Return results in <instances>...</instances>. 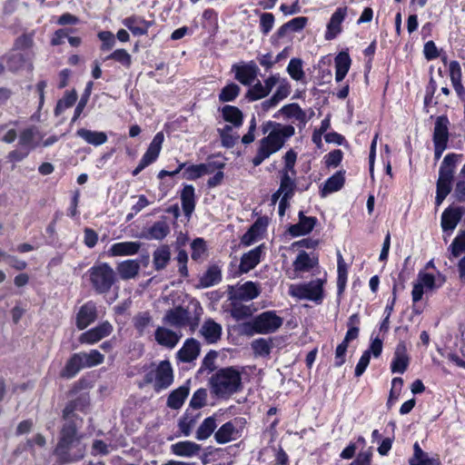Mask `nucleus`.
Segmentation results:
<instances>
[{
    "instance_id": "25",
    "label": "nucleus",
    "mask_w": 465,
    "mask_h": 465,
    "mask_svg": "<svg viewBox=\"0 0 465 465\" xmlns=\"http://www.w3.org/2000/svg\"><path fill=\"white\" fill-rule=\"evenodd\" d=\"M462 217L460 208H448L441 215V227L444 232L453 231Z\"/></svg>"
},
{
    "instance_id": "17",
    "label": "nucleus",
    "mask_w": 465,
    "mask_h": 465,
    "mask_svg": "<svg viewBox=\"0 0 465 465\" xmlns=\"http://www.w3.org/2000/svg\"><path fill=\"white\" fill-rule=\"evenodd\" d=\"M182 337L181 333H177L165 327H158L154 332V338L161 346L173 349L174 348Z\"/></svg>"
},
{
    "instance_id": "47",
    "label": "nucleus",
    "mask_w": 465,
    "mask_h": 465,
    "mask_svg": "<svg viewBox=\"0 0 465 465\" xmlns=\"http://www.w3.org/2000/svg\"><path fill=\"white\" fill-rule=\"evenodd\" d=\"M338 279L337 286L339 293L342 292L345 289L347 282V265L342 258L341 252H338Z\"/></svg>"
},
{
    "instance_id": "42",
    "label": "nucleus",
    "mask_w": 465,
    "mask_h": 465,
    "mask_svg": "<svg viewBox=\"0 0 465 465\" xmlns=\"http://www.w3.org/2000/svg\"><path fill=\"white\" fill-rule=\"evenodd\" d=\"M236 432V429L232 422L228 421L222 425L220 429L214 433V439L217 443L224 444L231 441L233 439V434Z\"/></svg>"
},
{
    "instance_id": "33",
    "label": "nucleus",
    "mask_w": 465,
    "mask_h": 465,
    "mask_svg": "<svg viewBox=\"0 0 465 465\" xmlns=\"http://www.w3.org/2000/svg\"><path fill=\"white\" fill-rule=\"evenodd\" d=\"M82 369H84V366L79 353H74L66 361L65 366L61 371L60 376L65 379H72Z\"/></svg>"
},
{
    "instance_id": "44",
    "label": "nucleus",
    "mask_w": 465,
    "mask_h": 465,
    "mask_svg": "<svg viewBox=\"0 0 465 465\" xmlns=\"http://www.w3.org/2000/svg\"><path fill=\"white\" fill-rule=\"evenodd\" d=\"M84 368H92L104 362V356L97 350L89 352H78Z\"/></svg>"
},
{
    "instance_id": "3",
    "label": "nucleus",
    "mask_w": 465,
    "mask_h": 465,
    "mask_svg": "<svg viewBox=\"0 0 465 465\" xmlns=\"http://www.w3.org/2000/svg\"><path fill=\"white\" fill-rule=\"evenodd\" d=\"M77 434V426L74 420H69L63 425L59 441L54 449V455L58 457L61 464L72 463L84 458V450L79 449L77 455H71L69 450L74 442L79 444Z\"/></svg>"
},
{
    "instance_id": "54",
    "label": "nucleus",
    "mask_w": 465,
    "mask_h": 465,
    "mask_svg": "<svg viewBox=\"0 0 465 465\" xmlns=\"http://www.w3.org/2000/svg\"><path fill=\"white\" fill-rule=\"evenodd\" d=\"M106 59H112L114 61L119 62L125 67H130L132 64V57L130 54L124 50V49H117L114 52H113L111 54H109Z\"/></svg>"
},
{
    "instance_id": "34",
    "label": "nucleus",
    "mask_w": 465,
    "mask_h": 465,
    "mask_svg": "<svg viewBox=\"0 0 465 465\" xmlns=\"http://www.w3.org/2000/svg\"><path fill=\"white\" fill-rule=\"evenodd\" d=\"M318 264L317 257H311L306 252L302 251L293 262V268L296 272H307Z\"/></svg>"
},
{
    "instance_id": "9",
    "label": "nucleus",
    "mask_w": 465,
    "mask_h": 465,
    "mask_svg": "<svg viewBox=\"0 0 465 465\" xmlns=\"http://www.w3.org/2000/svg\"><path fill=\"white\" fill-rule=\"evenodd\" d=\"M324 281L317 279L308 283L291 286V295L321 303L323 298Z\"/></svg>"
},
{
    "instance_id": "29",
    "label": "nucleus",
    "mask_w": 465,
    "mask_h": 465,
    "mask_svg": "<svg viewBox=\"0 0 465 465\" xmlns=\"http://www.w3.org/2000/svg\"><path fill=\"white\" fill-rule=\"evenodd\" d=\"M76 135L94 146H99L107 142V135L104 132L81 128L77 130Z\"/></svg>"
},
{
    "instance_id": "63",
    "label": "nucleus",
    "mask_w": 465,
    "mask_h": 465,
    "mask_svg": "<svg viewBox=\"0 0 465 465\" xmlns=\"http://www.w3.org/2000/svg\"><path fill=\"white\" fill-rule=\"evenodd\" d=\"M341 160H342V152L339 149L330 152L325 156V163L328 167L338 166L341 163Z\"/></svg>"
},
{
    "instance_id": "41",
    "label": "nucleus",
    "mask_w": 465,
    "mask_h": 465,
    "mask_svg": "<svg viewBox=\"0 0 465 465\" xmlns=\"http://www.w3.org/2000/svg\"><path fill=\"white\" fill-rule=\"evenodd\" d=\"M216 419L213 416L206 418L196 430V439L203 440L208 439L216 429Z\"/></svg>"
},
{
    "instance_id": "7",
    "label": "nucleus",
    "mask_w": 465,
    "mask_h": 465,
    "mask_svg": "<svg viewBox=\"0 0 465 465\" xmlns=\"http://www.w3.org/2000/svg\"><path fill=\"white\" fill-rule=\"evenodd\" d=\"M145 383H153L155 391L167 389L173 381V371L169 361H162L155 370L144 376Z\"/></svg>"
},
{
    "instance_id": "43",
    "label": "nucleus",
    "mask_w": 465,
    "mask_h": 465,
    "mask_svg": "<svg viewBox=\"0 0 465 465\" xmlns=\"http://www.w3.org/2000/svg\"><path fill=\"white\" fill-rule=\"evenodd\" d=\"M253 308L251 305L242 304L241 302H232L231 315L236 321H242L251 317L253 313Z\"/></svg>"
},
{
    "instance_id": "40",
    "label": "nucleus",
    "mask_w": 465,
    "mask_h": 465,
    "mask_svg": "<svg viewBox=\"0 0 465 465\" xmlns=\"http://www.w3.org/2000/svg\"><path fill=\"white\" fill-rule=\"evenodd\" d=\"M296 189L295 180L286 172H281V183L279 191L285 198H292Z\"/></svg>"
},
{
    "instance_id": "1",
    "label": "nucleus",
    "mask_w": 465,
    "mask_h": 465,
    "mask_svg": "<svg viewBox=\"0 0 465 465\" xmlns=\"http://www.w3.org/2000/svg\"><path fill=\"white\" fill-rule=\"evenodd\" d=\"M263 134H268L258 143L255 156L252 160L253 166L257 167L271 155L280 151L286 140L292 137L295 129L292 125H282L279 123L268 121L262 125Z\"/></svg>"
},
{
    "instance_id": "20",
    "label": "nucleus",
    "mask_w": 465,
    "mask_h": 465,
    "mask_svg": "<svg viewBox=\"0 0 465 465\" xmlns=\"http://www.w3.org/2000/svg\"><path fill=\"white\" fill-rule=\"evenodd\" d=\"M262 246H257L254 249L244 253L240 262L239 271L241 273H247L252 270L261 261Z\"/></svg>"
},
{
    "instance_id": "51",
    "label": "nucleus",
    "mask_w": 465,
    "mask_h": 465,
    "mask_svg": "<svg viewBox=\"0 0 465 465\" xmlns=\"http://www.w3.org/2000/svg\"><path fill=\"white\" fill-rule=\"evenodd\" d=\"M268 95L264 85L261 81H257L246 93V98L249 101H257Z\"/></svg>"
},
{
    "instance_id": "32",
    "label": "nucleus",
    "mask_w": 465,
    "mask_h": 465,
    "mask_svg": "<svg viewBox=\"0 0 465 465\" xmlns=\"http://www.w3.org/2000/svg\"><path fill=\"white\" fill-rule=\"evenodd\" d=\"M171 260V250L169 245L163 244L153 252V263L156 271L166 268Z\"/></svg>"
},
{
    "instance_id": "15",
    "label": "nucleus",
    "mask_w": 465,
    "mask_h": 465,
    "mask_svg": "<svg viewBox=\"0 0 465 465\" xmlns=\"http://www.w3.org/2000/svg\"><path fill=\"white\" fill-rule=\"evenodd\" d=\"M223 328L213 319H207L203 323L199 332L209 344L216 343L222 336Z\"/></svg>"
},
{
    "instance_id": "50",
    "label": "nucleus",
    "mask_w": 465,
    "mask_h": 465,
    "mask_svg": "<svg viewBox=\"0 0 465 465\" xmlns=\"http://www.w3.org/2000/svg\"><path fill=\"white\" fill-rule=\"evenodd\" d=\"M287 72L293 80H302L305 76L302 70V61L299 58L291 59L287 66Z\"/></svg>"
},
{
    "instance_id": "37",
    "label": "nucleus",
    "mask_w": 465,
    "mask_h": 465,
    "mask_svg": "<svg viewBox=\"0 0 465 465\" xmlns=\"http://www.w3.org/2000/svg\"><path fill=\"white\" fill-rule=\"evenodd\" d=\"M181 201L183 213L186 216H190L194 210V187L193 185H185L181 193Z\"/></svg>"
},
{
    "instance_id": "45",
    "label": "nucleus",
    "mask_w": 465,
    "mask_h": 465,
    "mask_svg": "<svg viewBox=\"0 0 465 465\" xmlns=\"http://www.w3.org/2000/svg\"><path fill=\"white\" fill-rule=\"evenodd\" d=\"M170 232V228L165 221L154 223L148 230V238L154 240H163Z\"/></svg>"
},
{
    "instance_id": "22",
    "label": "nucleus",
    "mask_w": 465,
    "mask_h": 465,
    "mask_svg": "<svg viewBox=\"0 0 465 465\" xmlns=\"http://www.w3.org/2000/svg\"><path fill=\"white\" fill-rule=\"evenodd\" d=\"M200 353V343L193 338L187 339L183 346L178 351V359L183 362H190Z\"/></svg>"
},
{
    "instance_id": "52",
    "label": "nucleus",
    "mask_w": 465,
    "mask_h": 465,
    "mask_svg": "<svg viewBox=\"0 0 465 465\" xmlns=\"http://www.w3.org/2000/svg\"><path fill=\"white\" fill-rule=\"evenodd\" d=\"M206 399L207 391L205 389H199L193 393L190 401V407L193 411H198L199 409L206 404Z\"/></svg>"
},
{
    "instance_id": "11",
    "label": "nucleus",
    "mask_w": 465,
    "mask_h": 465,
    "mask_svg": "<svg viewBox=\"0 0 465 465\" xmlns=\"http://www.w3.org/2000/svg\"><path fill=\"white\" fill-rule=\"evenodd\" d=\"M112 331V324L109 322H104L96 327L83 332L79 337V341L83 344H94L109 336Z\"/></svg>"
},
{
    "instance_id": "19",
    "label": "nucleus",
    "mask_w": 465,
    "mask_h": 465,
    "mask_svg": "<svg viewBox=\"0 0 465 465\" xmlns=\"http://www.w3.org/2000/svg\"><path fill=\"white\" fill-rule=\"evenodd\" d=\"M315 217H308L305 216L303 212L299 213V223L293 225H291L289 228V232L291 235L297 237L300 235H304L311 232L315 224H316Z\"/></svg>"
},
{
    "instance_id": "57",
    "label": "nucleus",
    "mask_w": 465,
    "mask_h": 465,
    "mask_svg": "<svg viewBox=\"0 0 465 465\" xmlns=\"http://www.w3.org/2000/svg\"><path fill=\"white\" fill-rule=\"evenodd\" d=\"M283 160L284 168L282 172H286L288 173H292V175H295L296 172L294 170V166L297 160V153L294 152V150L290 149L283 156Z\"/></svg>"
},
{
    "instance_id": "10",
    "label": "nucleus",
    "mask_w": 465,
    "mask_h": 465,
    "mask_svg": "<svg viewBox=\"0 0 465 465\" xmlns=\"http://www.w3.org/2000/svg\"><path fill=\"white\" fill-rule=\"evenodd\" d=\"M228 297L231 302H249L257 298L261 293L260 286L253 282L228 286Z\"/></svg>"
},
{
    "instance_id": "8",
    "label": "nucleus",
    "mask_w": 465,
    "mask_h": 465,
    "mask_svg": "<svg viewBox=\"0 0 465 465\" xmlns=\"http://www.w3.org/2000/svg\"><path fill=\"white\" fill-rule=\"evenodd\" d=\"M282 319L276 315L272 311L262 312L254 318L252 322L244 324V328L251 329V332L255 333H272L282 325Z\"/></svg>"
},
{
    "instance_id": "13",
    "label": "nucleus",
    "mask_w": 465,
    "mask_h": 465,
    "mask_svg": "<svg viewBox=\"0 0 465 465\" xmlns=\"http://www.w3.org/2000/svg\"><path fill=\"white\" fill-rule=\"evenodd\" d=\"M232 71L235 73V79L243 85H251L257 76L258 67L253 62L243 65L233 64Z\"/></svg>"
},
{
    "instance_id": "58",
    "label": "nucleus",
    "mask_w": 465,
    "mask_h": 465,
    "mask_svg": "<svg viewBox=\"0 0 465 465\" xmlns=\"http://www.w3.org/2000/svg\"><path fill=\"white\" fill-rule=\"evenodd\" d=\"M252 349L253 350L255 354L263 356L269 355L271 352V346L268 341L265 339L260 338L252 342Z\"/></svg>"
},
{
    "instance_id": "14",
    "label": "nucleus",
    "mask_w": 465,
    "mask_h": 465,
    "mask_svg": "<svg viewBox=\"0 0 465 465\" xmlns=\"http://www.w3.org/2000/svg\"><path fill=\"white\" fill-rule=\"evenodd\" d=\"M410 359L407 354V347L404 341H400L395 349L391 370L393 373H403L409 366Z\"/></svg>"
},
{
    "instance_id": "36",
    "label": "nucleus",
    "mask_w": 465,
    "mask_h": 465,
    "mask_svg": "<svg viewBox=\"0 0 465 465\" xmlns=\"http://www.w3.org/2000/svg\"><path fill=\"white\" fill-rule=\"evenodd\" d=\"M344 173L341 171L337 172L331 176L324 183L323 188L321 191L322 197L329 193L339 191L344 184Z\"/></svg>"
},
{
    "instance_id": "31",
    "label": "nucleus",
    "mask_w": 465,
    "mask_h": 465,
    "mask_svg": "<svg viewBox=\"0 0 465 465\" xmlns=\"http://www.w3.org/2000/svg\"><path fill=\"white\" fill-rule=\"evenodd\" d=\"M163 141V133H157L142 158L145 160L149 164L153 163L159 156Z\"/></svg>"
},
{
    "instance_id": "46",
    "label": "nucleus",
    "mask_w": 465,
    "mask_h": 465,
    "mask_svg": "<svg viewBox=\"0 0 465 465\" xmlns=\"http://www.w3.org/2000/svg\"><path fill=\"white\" fill-rule=\"evenodd\" d=\"M84 403V398H78L74 401L68 402L63 411V418L65 420V422L69 420L74 421V418L76 417L74 411L77 410H83Z\"/></svg>"
},
{
    "instance_id": "18",
    "label": "nucleus",
    "mask_w": 465,
    "mask_h": 465,
    "mask_svg": "<svg viewBox=\"0 0 465 465\" xmlns=\"http://www.w3.org/2000/svg\"><path fill=\"white\" fill-rule=\"evenodd\" d=\"M449 120L445 115H440L436 118L433 131L434 145L447 146L449 141Z\"/></svg>"
},
{
    "instance_id": "5",
    "label": "nucleus",
    "mask_w": 465,
    "mask_h": 465,
    "mask_svg": "<svg viewBox=\"0 0 465 465\" xmlns=\"http://www.w3.org/2000/svg\"><path fill=\"white\" fill-rule=\"evenodd\" d=\"M458 155L455 153L447 154L440 167L439 178L437 181L436 204L440 205L451 191V182Z\"/></svg>"
},
{
    "instance_id": "16",
    "label": "nucleus",
    "mask_w": 465,
    "mask_h": 465,
    "mask_svg": "<svg viewBox=\"0 0 465 465\" xmlns=\"http://www.w3.org/2000/svg\"><path fill=\"white\" fill-rule=\"evenodd\" d=\"M347 15V7H339L332 14L325 34L326 40L334 39L341 32V23Z\"/></svg>"
},
{
    "instance_id": "38",
    "label": "nucleus",
    "mask_w": 465,
    "mask_h": 465,
    "mask_svg": "<svg viewBox=\"0 0 465 465\" xmlns=\"http://www.w3.org/2000/svg\"><path fill=\"white\" fill-rule=\"evenodd\" d=\"M222 114L225 122L231 123L235 127H240L242 124L243 114L236 106H223L222 108Z\"/></svg>"
},
{
    "instance_id": "6",
    "label": "nucleus",
    "mask_w": 465,
    "mask_h": 465,
    "mask_svg": "<svg viewBox=\"0 0 465 465\" xmlns=\"http://www.w3.org/2000/svg\"><path fill=\"white\" fill-rule=\"evenodd\" d=\"M163 320L164 323L175 328L189 327L191 332H193L198 328L200 314L192 317L188 309L176 306L168 310Z\"/></svg>"
},
{
    "instance_id": "60",
    "label": "nucleus",
    "mask_w": 465,
    "mask_h": 465,
    "mask_svg": "<svg viewBox=\"0 0 465 465\" xmlns=\"http://www.w3.org/2000/svg\"><path fill=\"white\" fill-rule=\"evenodd\" d=\"M192 259L194 261L199 260L205 252V242L202 238H196L191 243Z\"/></svg>"
},
{
    "instance_id": "48",
    "label": "nucleus",
    "mask_w": 465,
    "mask_h": 465,
    "mask_svg": "<svg viewBox=\"0 0 465 465\" xmlns=\"http://www.w3.org/2000/svg\"><path fill=\"white\" fill-rule=\"evenodd\" d=\"M281 112L287 117L295 118L299 122L304 123L306 121L305 112L297 104L284 105Z\"/></svg>"
},
{
    "instance_id": "62",
    "label": "nucleus",
    "mask_w": 465,
    "mask_h": 465,
    "mask_svg": "<svg viewBox=\"0 0 465 465\" xmlns=\"http://www.w3.org/2000/svg\"><path fill=\"white\" fill-rule=\"evenodd\" d=\"M99 39L102 41L101 49L110 50L115 45L114 35L109 31H102L98 34Z\"/></svg>"
},
{
    "instance_id": "61",
    "label": "nucleus",
    "mask_w": 465,
    "mask_h": 465,
    "mask_svg": "<svg viewBox=\"0 0 465 465\" xmlns=\"http://www.w3.org/2000/svg\"><path fill=\"white\" fill-rule=\"evenodd\" d=\"M225 167V163L223 161H208L204 163H200L203 175L212 173L216 170H223Z\"/></svg>"
},
{
    "instance_id": "64",
    "label": "nucleus",
    "mask_w": 465,
    "mask_h": 465,
    "mask_svg": "<svg viewBox=\"0 0 465 465\" xmlns=\"http://www.w3.org/2000/svg\"><path fill=\"white\" fill-rule=\"evenodd\" d=\"M307 17L304 16H299L292 19L291 21L285 23L286 27L290 29L292 32H298L302 29H303L307 24Z\"/></svg>"
},
{
    "instance_id": "23",
    "label": "nucleus",
    "mask_w": 465,
    "mask_h": 465,
    "mask_svg": "<svg viewBox=\"0 0 465 465\" xmlns=\"http://www.w3.org/2000/svg\"><path fill=\"white\" fill-rule=\"evenodd\" d=\"M141 248V243L138 242H121L113 244L108 253L111 256H129L136 254Z\"/></svg>"
},
{
    "instance_id": "21",
    "label": "nucleus",
    "mask_w": 465,
    "mask_h": 465,
    "mask_svg": "<svg viewBox=\"0 0 465 465\" xmlns=\"http://www.w3.org/2000/svg\"><path fill=\"white\" fill-rule=\"evenodd\" d=\"M119 277L124 281L134 279L140 272V262L138 260H125L116 266Z\"/></svg>"
},
{
    "instance_id": "4",
    "label": "nucleus",
    "mask_w": 465,
    "mask_h": 465,
    "mask_svg": "<svg viewBox=\"0 0 465 465\" xmlns=\"http://www.w3.org/2000/svg\"><path fill=\"white\" fill-rule=\"evenodd\" d=\"M89 280L93 289L98 294H106L116 282L114 269L106 262L92 266L88 270Z\"/></svg>"
},
{
    "instance_id": "30",
    "label": "nucleus",
    "mask_w": 465,
    "mask_h": 465,
    "mask_svg": "<svg viewBox=\"0 0 465 465\" xmlns=\"http://www.w3.org/2000/svg\"><path fill=\"white\" fill-rule=\"evenodd\" d=\"M124 25L133 35H143L147 34L149 27L152 25V22L145 21L141 17L131 16L124 20Z\"/></svg>"
},
{
    "instance_id": "53",
    "label": "nucleus",
    "mask_w": 465,
    "mask_h": 465,
    "mask_svg": "<svg viewBox=\"0 0 465 465\" xmlns=\"http://www.w3.org/2000/svg\"><path fill=\"white\" fill-rule=\"evenodd\" d=\"M35 132L33 128H27L21 132L19 135V144L26 149H34L36 144H34Z\"/></svg>"
},
{
    "instance_id": "35",
    "label": "nucleus",
    "mask_w": 465,
    "mask_h": 465,
    "mask_svg": "<svg viewBox=\"0 0 465 465\" xmlns=\"http://www.w3.org/2000/svg\"><path fill=\"white\" fill-rule=\"evenodd\" d=\"M171 449L177 456L192 457L200 451L201 446L193 441H180L173 444Z\"/></svg>"
},
{
    "instance_id": "26",
    "label": "nucleus",
    "mask_w": 465,
    "mask_h": 465,
    "mask_svg": "<svg viewBox=\"0 0 465 465\" xmlns=\"http://www.w3.org/2000/svg\"><path fill=\"white\" fill-rule=\"evenodd\" d=\"M201 413L196 411L187 409L183 417L179 420L178 427L184 436H189L197 423Z\"/></svg>"
},
{
    "instance_id": "39",
    "label": "nucleus",
    "mask_w": 465,
    "mask_h": 465,
    "mask_svg": "<svg viewBox=\"0 0 465 465\" xmlns=\"http://www.w3.org/2000/svg\"><path fill=\"white\" fill-rule=\"evenodd\" d=\"M152 323L153 318L149 312H140L133 318L134 327L137 331L139 336L144 335L146 329L152 325Z\"/></svg>"
},
{
    "instance_id": "27",
    "label": "nucleus",
    "mask_w": 465,
    "mask_h": 465,
    "mask_svg": "<svg viewBox=\"0 0 465 465\" xmlns=\"http://www.w3.org/2000/svg\"><path fill=\"white\" fill-rule=\"evenodd\" d=\"M335 62V80L341 82L346 76L351 67V57L345 51L340 52L334 59Z\"/></svg>"
},
{
    "instance_id": "49",
    "label": "nucleus",
    "mask_w": 465,
    "mask_h": 465,
    "mask_svg": "<svg viewBox=\"0 0 465 465\" xmlns=\"http://www.w3.org/2000/svg\"><path fill=\"white\" fill-rule=\"evenodd\" d=\"M240 87L234 83H231L224 86L219 94V101L222 103L233 101L240 94Z\"/></svg>"
},
{
    "instance_id": "24",
    "label": "nucleus",
    "mask_w": 465,
    "mask_h": 465,
    "mask_svg": "<svg viewBox=\"0 0 465 465\" xmlns=\"http://www.w3.org/2000/svg\"><path fill=\"white\" fill-rule=\"evenodd\" d=\"M410 465H440L438 455L434 458H429L427 452L423 451L418 442L413 445V455L409 460Z\"/></svg>"
},
{
    "instance_id": "59",
    "label": "nucleus",
    "mask_w": 465,
    "mask_h": 465,
    "mask_svg": "<svg viewBox=\"0 0 465 465\" xmlns=\"http://www.w3.org/2000/svg\"><path fill=\"white\" fill-rule=\"evenodd\" d=\"M274 25V15L272 13H262L260 16V27L263 35H268Z\"/></svg>"
},
{
    "instance_id": "12",
    "label": "nucleus",
    "mask_w": 465,
    "mask_h": 465,
    "mask_svg": "<svg viewBox=\"0 0 465 465\" xmlns=\"http://www.w3.org/2000/svg\"><path fill=\"white\" fill-rule=\"evenodd\" d=\"M97 319V308L94 302L82 305L76 314L75 324L78 330H84Z\"/></svg>"
},
{
    "instance_id": "2",
    "label": "nucleus",
    "mask_w": 465,
    "mask_h": 465,
    "mask_svg": "<svg viewBox=\"0 0 465 465\" xmlns=\"http://www.w3.org/2000/svg\"><path fill=\"white\" fill-rule=\"evenodd\" d=\"M209 383L213 394L227 399L242 389L241 371L234 366L221 368L211 376Z\"/></svg>"
},
{
    "instance_id": "28",
    "label": "nucleus",
    "mask_w": 465,
    "mask_h": 465,
    "mask_svg": "<svg viewBox=\"0 0 465 465\" xmlns=\"http://www.w3.org/2000/svg\"><path fill=\"white\" fill-rule=\"evenodd\" d=\"M190 388L188 385H182L173 390L167 398V406L173 410H179L188 397Z\"/></svg>"
},
{
    "instance_id": "56",
    "label": "nucleus",
    "mask_w": 465,
    "mask_h": 465,
    "mask_svg": "<svg viewBox=\"0 0 465 465\" xmlns=\"http://www.w3.org/2000/svg\"><path fill=\"white\" fill-rule=\"evenodd\" d=\"M221 280L220 271L216 268L209 269L203 276L201 282L204 287L214 285Z\"/></svg>"
},
{
    "instance_id": "55",
    "label": "nucleus",
    "mask_w": 465,
    "mask_h": 465,
    "mask_svg": "<svg viewBox=\"0 0 465 465\" xmlns=\"http://www.w3.org/2000/svg\"><path fill=\"white\" fill-rule=\"evenodd\" d=\"M451 254L454 257L460 256L465 252V231L461 232L450 246Z\"/></svg>"
}]
</instances>
